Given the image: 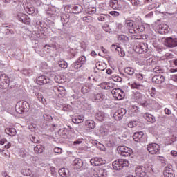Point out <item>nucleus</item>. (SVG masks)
<instances>
[{
	"instance_id": "obj_1",
	"label": "nucleus",
	"mask_w": 177,
	"mask_h": 177,
	"mask_svg": "<svg viewBox=\"0 0 177 177\" xmlns=\"http://www.w3.org/2000/svg\"><path fill=\"white\" fill-rule=\"evenodd\" d=\"M125 24L128 27L130 34H139L145 31V26L142 24V18L140 17H136L134 21L126 19Z\"/></svg>"
},
{
	"instance_id": "obj_2",
	"label": "nucleus",
	"mask_w": 177,
	"mask_h": 177,
	"mask_svg": "<svg viewBox=\"0 0 177 177\" xmlns=\"http://www.w3.org/2000/svg\"><path fill=\"white\" fill-rule=\"evenodd\" d=\"M15 110L18 114H23V113L30 110V104L26 101H19L15 106Z\"/></svg>"
},
{
	"instance_id": "obj_3",
	"label": "nucleus",
	"mask_w": 177,
	"mask_h": 177,
	"mask_svg": "<svg viewBox=\"0 0 177 177\" xmlns=\"http://www.w3.org/2000/svg\"><path fill=\"white\" fill-rule=\"evenodd\" d=\"M112 165L116 171H120L124 167H128L129 162L125 159H118L113 162Z\"/></svg>"
},
{
	"instance_id": "obj_4",
	"label": "nucleus",
	"mask_w": 177,
	"mask_h": 177,
	"mask_svg": "<svg viewBox=\"0 0 177 177\" xmlns=\"http://www.w3.org/2000/svg\"><path fill=\"white\" fill-rule=\"evenodd\" d=\"M117 150L119 154L123 156V157H129V156H131V154H133V151H132V149L124 145L118 147Z\"/></svg>"
},
{
	"instance_id": "obj_5",
	"label": "nucleus",
	"mask_w": 177,
	"mask_h": 177,
	"mask_svg": "<svg viewBox=\"0 0 177 177\" xmlns=\"http://www.w3.org/2000/svg\"><path fill=\"white\" fill-rule=\"evenodd\" d=\"M36 82L38 85H53V82L51 81L50 78L46 77V76H39L38 77H37L36 79Z\"/></svg>"
},
{
	"instance_id": "obj_6",
	"label": "nucleus",
	"mask_w": 177,
	"mask_h": 177,
	"mask_svg": "<svg viewBox=\"0 0 177 177\" xmlns=\"http://www.w3.org/2000/svg\"><path fill=\"white\" fill-rule=\"evenodd\" d=\"M111 93L117 100H122L125 97V93L121 88H114L112 90Z\"/></svg>"
},
{
	"instance_id": "obj_7",
	"label": "nucleus",
	"mask_w": 177,
	"mask_h": 177,
	"mask_svg": "<svg viewBox=\"0 0 177 177\" xmlns=\"http://www.w3.org/2000/svg\"><path fill=\"white\" fill-rule=\"evenodd\" d=\"M147 150L150 154H160V146L157 143L149 144Z\"/></svg>"
},
{
	"instance_id": "obj_8",
	"label": "nucleus",
	"mask_w": 177,
	"mask_h": 177,
	"mask_svg": "<svg viewBox=\"0 0 177 177\" xmlns=\"http://www.w3.org/2000/svg\"><path fill=\"white\" fill-rule=\"evenodd\" d=\"M147 50H149L147 43H140L135 47V52H136V53H146Z\"/></svg>"
},
{
	"instance_id": "obj_9",
	"label": "nucleus",
	"mask_w": 177,
	"mask_h": 177,
	"mask_svg": "<svg viewBox=\"0 0 177 177\" xmlns=\"http://www.w3.org/2000/svg\"><path fill=\"white\" fill-rule=\"evenodd\" d=\"M165 45L168 48H176L177 38L167 37L165 41Z\"/></svg>"
},
{
	"instance_id": "obj_10",
	"label": "nucleus",
	"mask_w": 177,
	"mask_h": 177,
	"mask_svg": "<svg viewBox=\"0 0 177 177\" xmlns=\"http://www.w3.org/2000/svg\"><path fill=\"white\" fill-rule=\"evenodd\" d=\"M163 175L165 177H175V174H174V170L172 169V165L168 164L165 167L163 171Z\"/></svg>"
},
{
	"instance_id": "obj_11",
	"label": "nucleus",
	"mask_w": 177,
	"mask_h": 177,
	"mask_svg": "<svg viewBox=\"0 0 177 177\" xmlns=\"http://www.w3.org/2000/svg\"><path fill=\"white\" fill-rule=\"evenodd\" d=\"M105 97H106V95H104V94L102 93H94L93 94L91 100L95 103H100L101 102H103V100H104Z\"/></svg>"
},
{
	"instance_id": "obj_12",
	"label": "nucleus",
	"mask_w": 177,
	"mask_h": 177,
	"mask_svg": "<svg viewBox=\"0 0 177 177\" xmlns=\"http://www.w3.org/2000/svg\"><path fill=\"white\" fill-rule=\"evenodd\" d=\"M125 114H127V109L121 108L113 114V117L117 121H120V120H122Z\"/></svg>"
},
{
	"instance_id": "obj_13",
	"label": "nucleus",
	"mask_w": 177,
	"mask_h": 177,
	"mask_svg": "<svg viewBox=\"0 0 177 177\" xmlns=\"http://www.w3.org/2000/svg\"><path fill=\"white\" fill-rule=\"evenodd\" d=\"M90 162L91 165H94L95 167H99L100 165H104V164H106V161L103 160L101 158H93L91 160Z\"/></svg>"
},
{
	"instance_id": "obj_14",
	"label": "nucleus",
	"mask_w": 177,
	"mask_h": 177,
	"mask_svg": "<svg viewBox=\"0 0 177 177\" xmlns=\"http://www.w3.org/2000/svg\"><path fill=\"white\" fill-rule=\"evenodd\" d=\"M9 83V77L6 74H2L0 76V86H1L2 89L3 88H6L8 86V84Z\"/></svg>"
},
{
	"instance_id": "obj_15",
	"label": "nucleus",
	"mask_w": 177,
	"mask_h": 177,
	"mask_svg": "<svg viewBox=\"0 0 177 177\" xmlns=\"http://www.w3.org/2000/svg\"><path fill=\"white\" fill-rule=\"evenodd\" d=\"M93 174L95 177H107V170L106 169H100L94 170Z\"/></svg>"
},
{
	"instance_id": "obj_16",
	"label": "nucleus",
	"mask_w": 177,
	"mask_h": 177,
	"mask_svg": "<svg viewBox=\"0 0 177 177\" xmlns=\"http://www.w3.org/2000/svg\"><path fill=\"white\" fill-rule=\"evenodd\" d=\"M24 8L28 15H34V13L35 12V9L34 8V6H32V4H31V3H25Z\"/></svg>"
},
{
	"instance_id": "obj_17",
	"label": "nucleus",
	"mask_w": 177,
	"mask_h": 177,
	"mask_svg": "<svg viewBox=\"0 0 177 177\" xmlns=\"http://www.w3.org/2000/svg\"><path fill=\"white\" fill-rule=\"evenodd\" d=\"M165 81V77L162 75H157L152 77V82L155 84H160Z\"/></svg>"
},
{
	"instance_id": "obj_18",
	"label": "nucleus",
	"mask_w": 177,
	"mask_h": 177,
	"mask_svg": "<svg viewBox=\"0 0 177 177\" xmlns=\"http://www.w3.org/2000/svg\"><path fill=\"white\" fill-rule=\"evenodd\" d=\"M83 10L82 6L80 4L72 6V13H74V15H80V13H82Z\"/></svg>"
},
{
	"instance_id": "obj_19",
	"label": "nucleus",
	"mask_w": 177,
	"mask_h": 177,
	"mask_svg": "<svg viewBox=\"0 0 177 177\" xmlns=\"http://www.w3.org/2000/svg\"><path fill=\"white\" fill-rule=\"evenodd\" d=\"M159 32L160 34L164 35V34H168L169 32V28L168 27V25L165 24H162L159 26Z\"/></svg>"
},
{
	"instance_id": "obj_20",
	"label": "nucleus",
	"mask_w": 177,
	"mask_h": 177,
	"mask_svg": "<svg viewBox=\"0 0 177 177\" xmlns=\"http://www.w3.org/2000/svg\"><path fill=\"white\" fill-rule=\"evenodd\" d=\"M93 88V84H86L82 88L81 91L82 93H88V92H91Z\"/></svg>"
},
{
	"instance_id": "obj_21",
	"label": "nucleus",
	"mask_w": 177,
	"mask_h": 177,
	"mask_svg": "<svg viewBox=\"0 0 177 177\" xmlns=\"http://www.w3.org/2000/svg\"><path fill=\"white\" fill-rule=\"evenodd\" d=\"M143 117L146 120V121H147L148 122H151V124H154V122H156V117H154L151 114L144 113Z\"/></svg>"
},
{
	"instance_id": "obj_22",
	"label": "nucleus",
	"mask_w": 177,
	"mask_h": 177,
	"mask_svg": "<svg viewBox=\"0 0 177 177\" xmlns=\"http://www.w3.org/2000/svg\"><path fill=\"white\" fill-rule=\"evenodd\" d=\"M133 96L136 100H138V102H142V100H143L145 98V95H143V94L136 91L133 92Z\"/></svg>"
},
{
	"instance_id": "obj_23",
	"label": "nucleus",
	"mask_w": 177,
	"mask_h": 177,
	"mask_svg": "<svg viewBox=\"0 0 177 177\" xmlns=\"http://www.w3.org/2000/svg\"><path fill=\"white\" fill-rule=\"evenodd\" d=\"M158 63V59L156 57H150L146 60V64L147 66H156Z\"/></svg>"
},
{
	"instance_id": "obj_24",
	"label": "nucleus",
	"mask_w": 177,
	"mask_h": 177,
	"mask_svg": "<svg viewBox=\"0 0 177 177\" xmlns=\"http://www.w3.org/2000/svg\"><path fill=\"white\" fill-rule=\"evenodd\" d=\"M143 135L144 133L142 131L135 133L133 136V139L135 142H140L143 138Z\"/></svg>"
},
{
	"instance_id": "obj_25",
	"label": "nucleus",
	"mask_w": 177,
	"mask_h": 177,
	"mask_svg": "<svg viewBox=\"0 0 177 177\" xmlns=\"http://www.w3.org/2000/svg\"><path fill=\"white\" fill-rule=\"evenodd\" d=\"M73 165L76 169H80L84 165L82 160L80 158L75 159L73 161Z\"/></svg>"
},
{
	"instance_id": "obj_26",
	"label": "nucleus",
	"mask_w": 177,
	"mask_h": 177,
	"mask_svg": "<svg viewBox=\"0 0 177 177\" xmlns=\"http://www.w3.org/2000/svg\"><path fill=\"white\" fill-rule=\"evenodd\" d=\"M132 89H138L139 91H145L147 87L143 84H139L136 82H134L131 84Z\"/></svg>"
},
{
	"instance_id": "obj_27",
	"label": "nucleus",
	"mask_w": 177,
	"mask_h": 177,
	"mask_svg": "<svg viewBox=\"0 0 177 177\" xmlns=\"http://www.w3.org/2000/svg\"><path fill=\"white\" fill-rule=\"evenodd\" d=\"M61 21L63 24V27H64V30H66V24H67V23H68V21H70V15H62L61 17Z\"/></svg>"
},
{
	"instance_id": "obj_28",
	"label": "nucleus",
	"mask_w": 177,
	"mask_h": 177,
	"mask_svg": "<svg viewBox=\"0 0 177 177\" xmlns=\"http://www.w3.org/2000/svg\"><path fill=\"white\" fill-rule=\"evenodd\" d=\"M59 135L64 139L68 138V130L67 129H61L59 131Z\"/></svg>"
},
{
	"instance_id": "obj_29",
	"label": "nucleus",
	"mask_w": 177,
	"mask_h": 177,
	"mask_svg": "<svg viewBox=\"0 0 177 177\" xmlns=\"http://www.w3.org/2000/svg\"><path fill=\"white\" fill-rule=\"evenodd\" d=\"M137 176L139 177H151V175L149 173H146L145 171H142V169H138V170L136 171Z\"/></svg>"
},
{
	"instance_id": "obj_30",
	"label": "nucleus",
	"mask_w": 177,
	"mask_h": 177,
	"mask_svg": "<svg viewBox=\"0 0 177 177\" xmlns=\"http://www.w3.org/2000/svg\"><path fill=\"white\" fill-rule=\"evenodd\" d=\"M118 39L122 44H128L129 42V37L124 35H119Z\"/></svg>"
},
{
	"instance_id": "obj_31",
	"label": "nucleus",
	"mask_w": 177,
	"mask_h": 177,
	"mask_svg": "<svg viewBox=\"0 0 177 177\" xmlns=\"http://www.w3.org/2000/svg\"><path fill=\"white\" fill-rule=\"evenodd\" d=\"M95 118L98 121L102 122V121H104V118H106V114H104V112L103 111H98L95 115Z\"/></svg>"
},
{
	"instance_id": "obj_32",
	"label": "nucleus",
	"mask_w": 177,
	"mask_h": 177,
	"mask_svg": "<svg viewBox=\"0 0 177 177\" xmlns=\"http://www.w3.org/2000/svg\"><path fill=\"white\" fill-rule=\"evenodd\" d=\"M45 148L42 145H37L34 147V151L36 154H41V153H44Z\"/></svg>"
},
{
	"instance_id": "obj_33",
	"label": "nucleus",
	"mask_w": 177,
	"mask_h": 177,
	"mask_svg": "<svg viewBox=\"0 0 177 177\" xmlns=\"http://www.w3.org/2000/svg\"><path fill=\"white\" fill-rule=\"evenodd\" d=\"M85 126L88 128V129H94L95 127H96V124L93 120H86L85 122Z\"/></svg>"
},
{
	"instance_id": "obj_34",
	"label": "nucleus",
	"mask_w": 177,
	"mask_h": 177,
	"mask_svg": "<svg viewBox=\"0 0 177 177\" xmlns=\"http://www.w3.org/2000/svg\"><path fill=\"white\" fill-rule=\"evenodd\" d=\"M95 67L100 71H104L106 70V64L104 62H99L95 64Z\"/></svg>"
},
{
	"instance_id": "obj_35",
	"label": "nucleus",
	"mask_w": 177,
	"mask_h": 177,
	"mask_svg": "<svg viewBox=\"0 0 177 177\" xmlns=\"http://www.w3.org/2000/svg\"><path fill=\"white\" fill-rule=\"evenodd\" d=\"M69 174L70 171H68V169L62 168L59 170V174L62 177H67L68 176Z\"/></svg>"
},
{
	"instance_id": "obj_36",
	"label": "nucleus",
	"mask_w": 177,
	"mask_h": 177,
	"mask_svg": "<svg viewBox=\"0 0 177 177\" xmlns=\"http://www.w3.org/2000/svg\"><path fill=\"white\" fill-rule=\"evenodd\" d=\"M82 67V65L76 61L75 63L71 65V70L73 71H76L77 70H80V68Z\"/></svg>"
},
{
	"instance_id": "obj_37",
	"label": "nucleus",
	"mask_w": 177,
	"mask_h": 177,
	"mask_svg": "<svg viewBox=\"0 0 177 177\" xmlns=\"http://www.w3.org/2000/svg\"><path fill=\"white\" fill-rule=\"evenodd\" d=\"M6 133L10 136H15L17 133L16 129L11 127L6 129Z\"/></svg>"
},
{
	"instance_id": "obj_38",
	"label": "nucleus",
	"mask_w": 177,
	"mask_h": 177,
	"mask_svg": "<svg viewBox=\"0 0 177 177\" xmlns=\"http://www.w3.org/2000/svg\"><path fill=\"white\" fill-rule=\"evenodd\" d=\"M72 122L74 124H81V122H84V116L79 115L76 118H72Z\"/></svg>"
},
{
	"instance_id": "obj_39",
	"label": "nucleus",
	"mask_w": 177,
	"mask_h": 177,
	"mask_svg": "<svg viewBox=\"0 0 177 177\" xmlns=\"http://www.w3.org/2000/svg\"><path fill=\"white\" fill-rule=\"evenodd\" d=\"M35 95L36 97H37L38 100H39L41 102V103H42L43 104H45V103H46V100H45V98H44V95H42V93L35 92Z\"/></svg>"
},
{
	"instance_id": "obj_40",
	"label": "nucleus",
	"mask_w": 177,
	"mask_h": 177,
	"mask_svg": "<svg viewBox=\"0 0 177 177\" xmlns=\"http://www.w3.org/2000/svg\"><path fill=\"white\" fill-rule=\"evenodd\" d=\"M109 5L111 8H112V9H114L115 10H118L117 0H111L109 2Z\"/></svg>"
},
{
	"instance_id": "obj_41",
	"label": "nucleus",
	"mask_w": 177,
	"mask_h": 177,
	"mask_svg": "<svg viewBox=\"0 0 177 177\" xmlns=\"http://www.w3.org/2000/svg\"><path fill=\"white\" fill-rule=\"evenodd\" d=\"M124 73H126V74H129V75H133L135 73V69L131 67H127L124 68Z\"/></svg>"
},
{
	"instance_id": "obj_42",
	"label": "nucleus",
	"mask_w": 177,
	"mask_h": 177,
	"mask_svg": "<svg viewBox=\"0 0 177 177\" xmlns=\"http://www.w3.org/2000/svg\"><path fill=\"white\" fill-rule=\"evenodd\" d=\"M77 62L81 64L82 66L86 63V56H81L77 60Z\"/></svg>"
},
{
	"instance_id": "obj_43",
	"label": "nucleus",
	"mask_w": 177,
	"mask_h": 177,
	"mask_svg": "<svg viewBox=\"0 0 177 177\" xmlns=\"http://www.w3.org/2000/svg\"><path fill=\"white\" fill-rule=\"evenodd\" d=\"M29 139L32 143H38L39 142V138L35 136L29 135Z\"/></svg>"
},
{
	"instance_id": "obj_44",
	"label": "nucleus",
	"mask_w": 177,
	"mask_h": 177,
	"mask_svg": "<svg viewBox=\"0 0 177 177\" xmlns=\"http://www.w3.org/2000/svg\"><path fill=\"white\" fill-rule=\"evenodd\" d=\"M21 174L24 176H30L31 175V171L30 169H24L21 170Z\"/></svg>"
},
{
	"instance_id": "obj_45",
	"label": "nucleus",
	"mask_w": 177,
	"mask_h": 177,
	"mask_svg": "<svg viewBox=\"0 0 177 177\" xmlns=\"http://www.w3.org/2000/svg\"><path fill=\"white\" fill-rule=\"evenodd\" d=\"M27 15L26 14H23L21 12L18 13L17 15V19L19 21H23V20H24V19H26Z\"/></svg>"
},
{
	"instance_id": "obj_46",
	"label": "nucleus",
	"mask_w": 177,
	"mask_h": 177,
	"mask_svg": "<svg viewBox=\"0 0 177 177\" xmlns=\"http://www.w3.org/2000/svg\"><path fill=\"white\" fill-rule=\"evenodd\" d=\"M59 66L61 67V68H67V67H68V64H67V62L65 61H61L59 63Z\"/></svg>"
},
{
	"instance_id": "obj_47",
	"label": "nucleus",
	"mask_w": 177,
	"mask_h": 177,
	"mask_svg": "<svg viewBox=\"0 0 177 177\" xmlns=\"http://www.w3.org/2000/svg\"><path fill=\"white\" fill-rule=\"evenodd\" d=\"M118 10H121L122 9V6L124 5V1L117 0Z\"/></svg>"
},
{
	"instance_id": "obj_48",
	"label": "nucleus",
	"mask_w": 177,
	"mask_h": 177,
	"mask_svg": "<svg viewBox=\"0 0 177 177\" xmlns=\"http://www.w3.org/2000/svg\"><path fill=\"white\" fill-rule=\"evenodd\" d=\"M87 12L89 15H95L96 13V8H88Z\"/></svg>"
},
{
	"instance_id": "obj_49",
	"label": "nucleus",
	"mask_w": 177,
	"mask_h": 177,
	"mask_svg": "<svg viewBox=\"0 0 177 177\" xmlns=\"http://www.w3.org/2000/svg\"><path fill=\"white\" fill-rule=\"evenodd\" d=\"M99 132L101 136H106V135H107V131H104L103 127L100 128Z\"/></svg>"
},
{
	"instance_id": "obj_50",
	"label": "nucleus",
	"mask_w": 177,
	"mask_h": 177,
	"mask_svg": "<svg viewBox=\"0 0 177 177\" xmlns=\"http://www.w3.org/2000/svg\"><path fill=\"white\" fill-rule=\"evenodd\" d=\"M54 153H56L57 154H62L63 149L60 147H55L53 149Z\"/></svg>"
},
{
	"instance_id": "obj_51",
	"label": "nucleus",
	"mask_w": 177,
	"mask_h": 177,
	"mask_svg": "<svg viewBox=\"0 0 177 177\" xmlns=\"http://www.w3.org/2000/svg\"><path fill=\"white\" fill-rule=\"evenodd\" d=\"M101 89L107 91V82H102L98 85Z\"/></svg>"
},
{
	"instance_id": "obj_52",
	"label": "nucleus",
	"mask_w": 177,
	"mask_h": 177,
	"mask_svg": "<svg viewBox=\"0 0 177 177\" xmlns=\"http://www.w3.org/2000/svg\"><path fill=\"white\" fill-rule=\"evenodd\" d=\"M19 156L20 157H22V158H24L27 156V151H26L24 149H21L19 151Z\"/></svg>"
},
{
	"instance_id": "obj_53",
	"label": "nucleus",
	"mask_w": 177,
	"mask_h": 177,
	"mask_svg": "<svg viewBox=\"0 0 177 177\" xmlns=\"http://www.w3.org/2000/svg\"><path fill=\"white\" fill-rule=\"evenodd\" d=\"M106 17H107V15H103L102 14L100 17H98L97 20L99 21H104L106 20Z\"/></svg>"
},
{
	"instance_id": "obj_54",
	"label": "nucleus",
	"mask_w": 177,
	"mask_h": 177,
	"mask_svg": "<svg viewBox=\"0 0 177 177\" xmlns=\"http://www.w3.org/2000/svg\"><path fill=\"white\" fill-rule=\"evenodd\" d=\"M114 88V84L111 82H106V91H109V89H113Z\"/></svg>"
},
{
	"instance_id": "obj_55",
	"label": "nucleus",
	"mask_w": 177,
	"mask_h": 177,
	"mask_svg": "<svg viewBox=\"0 0 177 177\" xmlns=\"http://www.w3.org/2000/svg\"><path fill=\"white\" fill-rule=\"evenodd\" d=\"M131 3L134 6H139L140 5V1L139 0H131Z\"/></svg>"
},
{
	"instance_id": "obj_56",
	"label": "nucleus",
	"mask_w": 177,
	"mask_h": 177,
	"mask_svg": "<svg viewBox=\"0 0 177 177\" xmlns=\"http://www.w3.org/2000/svg\"><path fill=\"white\" fill-rule=\"evenodd\" d=\"M136 78H137L138 81H142V80H143V74L136 73Z\"/></svg>"
},
{
	"instance_id": "obj_57",
	"label": "nucleus",
	"mask_w": 177,
	"mask_h": 177,
	"mask_svg": "<svg viewBox=\"0 0 177 177\" xmlns=\"http://www.w3.org/2000/svg\"><path fill=\"white\" fill-rule=\"evenodd\" d=\"M109 14L111 15V16H113L114 17H117L118 16H120V12H117V11H111L109 12Z\"/></svg>"
},
{
	"instance_id": "obj_58",
	"label": "nucleus",
	"mask_w": 177,
	"mask_h": 177,
	"mask_svg": "<svg viewBox=\"0 0 177 177\" xmlns=\"http://www.w3.org/2000/svg\"><path fill=\"white\" fill-rule=\"evenodd\" d=\"M103 30H105L106 32H111L110 28L109 27V25L105 24L102 27Z\"/></svg>"
},
{
	"instance_id": "obj_59",
	"label": "nucleus",
	"mask_w": 177,
	"mask_h": 177,
	"mask_svg": "<svg viewBox=\"0 0 177 177\" xmlns=\"http://www.w3.org/2000/svg\"><path fill=\"white\" fill-rule=\"evenodd\" d=\"M153 73H156L157 74H160V73H161V67L156 66L153 68Z\"/></svg>"
},
{
	"instance_id": "obj_60",
	"label": "nucleus",
	"mask_w": 177,
	"mask_h": 177,
	"mask_svg": "<svg viewBox=\"0 0 177 177\" xmlns=\"http://www.w3.org/2000/svg\"><path fill=\"white\" fill-rule=\"evenodd\" d=\"M170 80H172V81L177 82V74L170 75Z\"/></svg>"
},
{
	"instance_id": "obj_61",
	"label": "nucleus",
	"mask_w": 177,
	"mask_h": 177,
	"mask_svg": "<svg viewBox=\"0 0 177 177\" xmlns=\"http://www.w3.org/2000/svg\"><path fill=\"white\" fill-rule=\"evenodd\" d=\"M156 6H157V4L153 3L148 6L147 9L148 10H153V9H155Z\"/></svg>"
},
{
	"instance_id": "obj_62",
	"label": "nucleus",
	"mask_w": 177,
	"mask_h": 177,
	"mask_svg": "<svg viewBox=\"0 0 177 177\" xmlns=\"http://www.w3.org/2000/svg\"><path fill=\"white\" fill-rule=\"evenodd\" d=\"M21 21L24 24H30V21H31V20L30 19L28 16H27L26 19H24V20Z\"/></svg>"
},
{
	"instance_id": "obj_63",
	"label": "nucleus",
	"mask_w": 177,
	"mask_h": 177,
	"mask_svg": "<svg viewBox=\"0 0 177 177\" xmlns=\"http://www.w3.org/2000/svg\"><path fill=\"white\" fill-rule=\"evenodd\" d=\"M43 117L46 121H50V120H52V117L50 115L44 114Z\"/></svg>"
},
{
	"instance_id": "obj_64",
	"label": "nucleus",
	"mask_w": 177,
	"mask_h": 177,
	"mask_svg": "<svg viewBox=\"0 0 177 177\" xmlns=\"http://www.w3.org/2000/svg\"><path fill=\"white\" fill-rule=\"evenodd\" d=\"M113 81L115 82H121L122 81V78H121L120 76H115L113 77Z\"/></svg>"
}]
</instances>
